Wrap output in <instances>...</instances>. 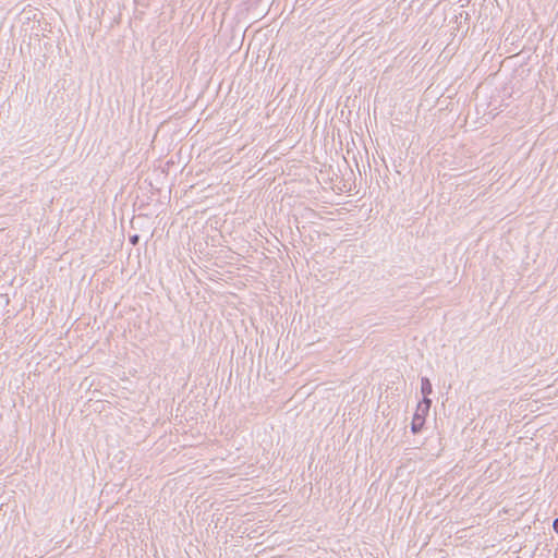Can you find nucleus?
I'll return each instance as SVG.
<instances>
[{"instance_id":"obj_2","label":"nucleus","mask_w":558,"mask_h":558,"mask_svg":"<svg viewBox=\"0 0 558 558\" xmlns=\"http://www.w3.org/2000/svg\"><path fill=\"white\" fill-rule=\"evenodd\" d=\"M421 392L423 397H428L433 392V386L427 377L421 378Z\"/></svg>"},{"instance_id":"obj_1","label":"nucleus","mask_w":558,"mask_h":558,"mask_svg":"<svg viewBox=\"0 0 558 558\" xmlns=\"http://www.w3.org/2000/svg\"><path fill=\"white\" fill-rule=\"evenodd\" d=\"M428 413H423V412L418 411V408L416 409V412L414 413L413 420L411 423V430L413 434H418L422 430V428L425 424V416Z\"/></svg>"},{"instance_id":"obj_4","label":"nucleus","mask_w":558,"mask_h":558,"mask_svg":"<svg viewBox=\"0 0 558 558\" xmlns=\"http://www.w3.org/2000/svg\"><path fill=\"white\" fill-rule=\"evenodd\" d=\"M130 241H131V243L136 244L140 241V235L138 234L131 235Z\"/></svg>"},{"instance_id":"obj_3","label":"nucleus","mask_w":558,"mask_h":558,"mask_svg":"<svg viewBox=\"0 0 558 558\" xmlns=\"http://www.w3.org/2000/svg\"><path fill=\"white\" fill-rule=\"evenodd\" d=\"M432 405V400L428 397H423V400L417 404L418 411L428 413Z\"/></svg>"},{"instance_id":"obj_5","label":"nucleus","mask_w":558,"mask_h":558,"mask_svg":"<svg viewBox=\"0 0 558 558\" xmlns=\"http://www.w3.org/2000/svg\"><path fill=\"white\" fill-rule=\"evenodd\" d=\"M553 529L558 534V518H556L553 522Z\"/></svg>"}]
</instances>
